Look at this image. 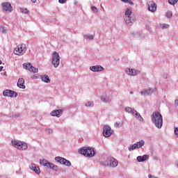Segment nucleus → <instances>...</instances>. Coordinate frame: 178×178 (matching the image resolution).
Instances as JSON below:
<instances>
[{
	"label": "nucleus",
	"mask_w": 178,
	"mask_h": 178,
	"mask_svg": "<svg viewBox=\"0 0 178 178\" xmlns=\"http://www.w3.org/2000/svg\"><path fill=\"white\" fill-rule=\"evenodd\" d=\"M102 166H108L109 168H116L119 165V162L113 157H108L105 161H100Z\"/></svg>",
	"instance_id": "20e7f679"
},
{
	"label": "nucleus",
	"mask_w": 178,
	"mask_h": 178,
	"mask_svg": "<svg viewBox=\"0 0 178 178\" xmlns=\"http://www.w3.org/2000/svg\"><path fill=\"white\" fill-rule=\"evenodd\" d=\"M100 101L104 102V104H111L112 102V99L111 98V92H105L100 97Z\"/></svg>",
	"instance_id": "6e6552de"
},
{
	"label": "nucleus",
	"mask_w": 178,
	"mask_h": 178,
	"mask_svg": "<svg viewBox=\"0 0 178 178\" xmlns=\"http://www.w3.org/2000/svg\"><path fill=\"white\" fill-rule=\"evenodd\" d=\"M124 19L127 26H132L133 23L136 22V16H134V15H132L131 8H127L125 10Z\"/></svg>",
	"instance_id": "f03ea898"
},
{
	"label": "nucleus",
	"mask_w": 178,
	"mask_h": 178,
	"mask_svg": "<svg viewBox=\"0 0 178 178\" xmlns=\"http://www.w3.org/2000/svg\"><path fill=\"white\" fill-rule=\"evenodd\" d=\"M146 28L147 30H149V31H152V29L149 28V26H147Z\"/></svg>",
	"instance_id": "37998d69"
},
{
	"label": "nucleus",
	"mask_w": 178,
	"mask_h": 178,
	"mask_svg": "<svg viewBox=\"0 0 178 178\" xmlns=\"http://www.w3.org/2000/svg\"><path fill=\"white\" fill-rule=\"evenodd\" d=\"M29 72H32V73H38V68H35L32 65Z\"/></svg>",
	"instance_id": "cd10ccee"
},
{
	"label": "nucleus",
	"mask_w": 178,
	"mask_h": 178,
	"mask_svg": "<svg viewBox=\"0 0 178 178\" xmlns=\"http://www.w3.org/2000/svg\"><path fill=\"white\" fill-rule=\"evenodd\" d=\"M63 113V110L62 109H58V110H54L51 112L50 115L51 116H56L57 118H60V115Z\"/></svg>",
	"instance_id": "6ab92c4d"
},
{
	"label": "nucleus",
	"mask_w": 178,
	"mask_h": 178,
	"mask_svg": "<svg viewBox=\"0 0 178 178\" xmlns=\"http://www.w3.org/2000/svg\"><path fill=\"white\" fill-rule=\"evenodd\" d=\"M33 65H31V63H24L23 64V67H24V69H26V70H31V66H32Z\"/></svg>",
	"instance_id": "b1692460"
},
{
	"label": "nucleus",
	"mask_w": 178,
	"mask_h": 178,
	"mask_svg": "<svg viewBox=\"0 0 178 178\" xmlns=\"http://www.w3.org/2000/svg\"><path fill=\"white\" fill-rule=\"evenodd\" d=\"M53 170H55V172H58L59 170V167H58V165L54 164V166L53 168Z\"/></svg>",
	"instance_id": "ea45409f"
},
{
	"label": "nucleus",
	"mask_w": 178,
	"mask_h": 178,
	"mask_svg": "<svg viewBox=\"0 0 178 178\" xmlns=\"http://www.w3.org/2000/svg\"><path fill=\"white\" fill-rule=\"evenodd\" d=\"M55 161L60 163V165H64L65 166H72V163L63 157L56 156L55 157Z\"/></svg>",
	"instance_id": "9d476101"
},
{
	"label": "nucleus",
	"mask_w": 178,
	"mask_h": 178,
	"mask_svg": "<svg viewBox=\"0 0 178 178\" xmlns=\"http://www.w3.org/2000/svg\"><path fill=\"white\" fill-rule=\"evenodd\" d=\"M151 120L156 129H162V126H163V118L161 113L158 111L154 112L151 115Z\"/></svg>",
	"instance_id": "f257e3e1"
},
{
	"label": "nucleus",
	"mask_w": 178,
	"mask_h": 178,
	"mask_svg": "<svg viewBox=\"0 0 178 178\" xmlns=\"http://www.w3.org/2000/svg\"><path fill=\"white\" fill-rule=\"evenodd\" d=\"M148 5V10L149 12H152V13H154V12H156V3H155V2L154 1H149L147 3Z\"/></svg>",
	"instance_id": "f3484780"
},
{
	"label": "nucleus",
	"mask_w": 178,
	"mask_h": 178,
	"mask_svg": "<svg viewBox=\"0 0 178 178\" xmlns=\"http://www.w3.org/2000/svg\"><path fill=\"white\" fill-rule=\"evenodd\" d=\"M0 32L3 33H6V31L5 30V27L0 26Z\"/></svg>",
	"instance_id": "4c0bfd02"
},
{
	"label": "nucleus",
	"mask_w": 178,
	"mask_h": 178,
	"mask_svg": "<svg viewBox=\"0 0 178 178\" xmlns=\"http://www.w3.org/2000/svg\"><path fill=\"white\" fill-rule=\"evenodd\" d=\"M145 145V141L144 140H141L138 142L135 143V146L136 147V149H139V148H142Z\"/></svg>",
	"instance_id": "4be33fe9"
},
{
	"label": "nucleus",
	"mask_w": 178,
	"mask_h": 178,
	"mask_svg": "<svg viewBox=\"0 0 178 178\" xmlns=\"http://www.w3.org/2000/svg\"><path fill=\"white\" fill-rule=\"evenodd\" d=\"M172 15L173 13H172V11H168L166 13V17H168V19H170V17H172Z\"/></svg>",
	"instance_id": "c756f323"
},
{
	"label": "nucleus",
	"mask_w": 178,
	"mask_h": 178,
	"mask_svg": "<svg viewBox=\"0 0 178 178\" xmlns=\"http://www.w3.org/2000/svg\"><path fill=\"white\" fill-rule=\"evenodd\" d=\"M154 91L155 89L149 88L140 91V95H143V97H146V95H152V94H154Z\"/></svg>",
	"instance_id": "2eb2a0df"
},
{
	"label": "nucleus",
	"mask_w": 178,
	"mask_h": 178,
	"mask_svg": "<svg viewBox=\"0 0 178 178\" xmlns=\"http://www.w3.org/2000/svg\"><path fill=\"white\" fill-rule=\"evenodd\" d=\"M138 162H144L145 161H148V159H149V156L147 154H144L143 156H138L136 158Z\"/></svg>",
	"instance_id": "aec40b11"
},
{
	"label": "nucleus",
	"mask_w": 178,
	"mask_h": 178,
	"mask_svg": "<svg viewBox=\"0 0 178 178\" xmlns=\"http://www.w3.org/2000/svg\"><path fill=\"white\" fill-rule=\"evenodd\" d=\"M175 106H178V99L175 100Z\"/></svg>",
	"instance_id": "79ce46f5"
},
{
	"label": "nucleus",
	"mask_w": 178,
	"mask_h": 178,
	"mask_svg": "<svg viewBox=\"0 0 178 178\" xmlns=\"http://www.w3.org/2000/svg\"><path fill=\"white\" fill-rule=\"evenodd\" d=\"M92 11L94 12V13H98V8L97 7L92 6L91 7Z\"/></svg>",
	"instance_id": "f704fd0d"
},
{
	"label": "nucleus",
	"mask_w": 178,
	"mask_h": 178,
	"mask_svg": "<svg viewBox=\"0 0 178 178\" xmlns=\"http://www.w3.org/2000/svg\"><path fill=\"white\" fill-rule=\"evenodd\" d=\"M54 166H55V164H54L52 163H48L47 168H49V169H52V170H53Z\"/></svg>",
	"instance_id": "72a5a7b5"
},
{
	"label": "nucleus",
	"mask_w": 178,
	"mask_h": 178,
	"mask_svg": "<svg viewBox=\"0 0 178 178\" xmlns=\"http://www.w3.org/2000/svg\"><path fill=\"white\" fill-rule=\"evenodd\" d=\"M17 85V87H19V88H22V90H24V88H26V86H24V79L19 78L18 79V82Z\"/></svg>",
	"instance_id": "412c9836"
},
{
	"label": "nucleus",
	"mask_w": 178,
	"mask_h": 178,
	"mask_svg": "<svg viewBox=\"0 0 178 178\" xmlns=\"http://www.w3.org/2000/svg\"><path fill=\"white\" fill-rule=\"evenodd\" d=\"M15 118H19V115H15Z\"/></svg>",
	"instance_id": "3c124183"
},
{
	"label": "nucleus",
	"mask_w": 178,
	"mask_h": 178,
	"mask_svg": "<svg viewBox=\"0 0 178 178\" xmlns=\"http://www.w3.org/2000/svg\"><path fill=\"white\" fill-rule=\"evenodd\" d=\"M160 27H161V29H162L163 30L164 29H168V27H169V24H163L160 25Z\"/></svg>",
	"instance_id": "473e14b6"
},
{
	"label": "nucleus",
	"mask_w": 178,
	"mask_h": 178,
	"mask_svg": "<svg viewBox=\"0 0 178 178\" xmlns=\"http://www.w3.org/2000/svg\"><path fill=\"white\" fill-rule=\"evenodd\" d=\"M134 149H137V147H136L135 143L128 147V151H129V152H131V151H134Z\"/></svg>",
	"instance_id": "bb28decb"
},
{
	"label": "nucleus",
	"mask_w": 178,
	"mask_h": 178,
	"mask_svg": "<svg viewBox=\"0 0 178 178\" xmlns=\"http://www.w3.org/2000/svg\"><path fill=\"white\" fill-rule=\"evenodd\" d=\"M59 3H65L66 0H58Z\"/></svg>",
	"instance_id": "a19ab883"
},
{
	"label": "nucleus",
	"mask_w": 178,
	"mask_h": 178,
	"mask_svg": "<svg viewBox=\"0 0 178 178\" xmlns=\"http://www.w3.org/2000/svg\"><path fill=\"white\" fill-rule=\"evenodd\" d=\"M49 162L47 160V159H43V160H40V163L42 165V166H46V168L48 166V163Z\"/></svg>",
	"instance_id": "393cba45"
},
{
	"label": "nucleus",
	"mask_w": 178,
	"mask_h": 178,
	"mask_svg": "<svg viewBox=\"0 0 178 178\" xmlns=\"http://www.w3.org/2000/svg\"><path fill=\"white\" fill-rule=\"evenodd\" d=\"M19 12H21V13H30V11H29L27 8H19Z\"/></svg>",
	"instance_id": "c85d7f7f"
},
{
	"label": "nucleus",
	"mask_w": 178,
	"mask_h": 178,
	"mask_svg": "<svg viewBox=\"0 0 178 178\" xmlns=\"http://www.w3.org/2000/svg\"><path fill=\"white\" fill-rule=\"evenodd\" d=\"M78 152L81 155H84V156H87L88 158H92L95 155V150L92 147H81L79 149Z\"/></svg>",
	"instance_id": "7ed1b4c3"
},
{
	"label": "nucleus",
	"mask_w": 178,
	"mask_h": 178,
	"mask_svg": "<svg viewBox=\"0 0 178 178\" xmlns=\"http://www.w3.org/2000/svg\"><path fill=\"white\" fill-rule=\"evenodd\" d=\"M3 97H10V98L15 97L16 98L17 97V92L10 90H6L3 92Z\"/></svg>",
	"instance_id": "ddd939ff"
},
{
	"label": "nucleus",
	"mask_w": 178,
	"mask_h": 178,
	"mask_svg": "<svg viewBox=\"0 0 178 178\" xmlns=\"http://www.w3.org/2000/svg\"><path fill=\"white\" fill-rule=\"evenodd\" d=\"M15 55H24L26 54V44H19L14 50Z\"/></svg>",
	"instance_id": "1a4fd4ad"
},
{
	"label": "nucleus",
	"mask_w": 178,
	"mask_h": 178,
	"mask_svg": "<svg viewBox=\"0 0 178 178\" xmlns=\"http://www.w3.org/2000/svg\"><path fill=\"white\" fill-rule=\"evenodd\" d=\"M2 70H3V66L0 67V72H2Z\"/></svg>",
	"instance_id": "a18cd8bd"
},
{
	"label": "nucleus",
	"mask_w": 178,
	"mask_h": 178,
	"mask_svg": "<svg viewBox=\"0 0 178 178\" xmlns=\"http://www.w3.org/2000/svg\"><path fill=\"white\" fill-rule=\"evenodd\" d=\"M30 170H33L36 175H40L41 171L40 170V167L37 166L35 164H31L29 165Z\"/></svg>",
	"instance_id": "a211bd4d"
},
{
	"label": "nucleus",
	"mask_w": 178,
	"mask_h": 178,
	"mask_svg": "<svg viewBox=\"0 0 178 178\" xmlns=\"http://www.w3.org/2000/svg\"><path fill=\"white\" fill-rule=\"evenodd\" d=\"M125 73H127L128 76H137V74H140V72L138 70L130 68H126Z\"/></svg>",
	"instance_id": "dca6fc26"
},
{
	"label": "nucleus",
	"mask_w": 178,
	"mask_h": 178,
	"mask_svg": "<svg viewBox=\"0 0 178 178\" xmlns=\"http://www.w3.org/2000/svg\"><path fill=\"white\" fill-rule=\"evenodd\" d=\"M40 79L42 81H44V83H51V80L49 79V76H48V75H42Z\"/></svg>",
	"instance_id": "5701e85b"
},
{
	"label": "nucleus",
	"mask_w": 178,
	"mask_h": 178,
	"mask_svg": "<svg viewBox=\"0 0 178 178\" xmlns=\"http://www.w3.org/2000/svg\"><path fill=\"white\" fill-rule=\"evenodd\" d=\"M0 65H2V60H0Z\"/></svg>",
	"instance_id": "603ef678"
},
{
	"label": "nucleus",
	"mask_w": 178,
	"mask_h": 178,
	"mask_svg": "<svg viewBox=\"0 0 178 178\" xmlns=\"http://www.w3.org/2000/svg\"><path fill=\"white\" fill-rule=\"evenodd\" d=\"M60 172H66V170H65V169H60Z\"/></svg>",
	"instance_id": "49530a36"
},
{
	"label": "nucleus",
	"mask_w": 178,
	"mask_h": 178,
	"mask_svg": "<svg viewBox=\"0 0 178 178\" xmlns=\"http://www.w3.org/2000/svg\"><path fill=\"white\" fill-rule=\"evenodd\" d=\"M113 134V130L109 127V125H104L103 127V136L108 138Z\"/></svg>",
	"instance_id": "9b49d317"
},
{
	"label": "nucleus",
	"mask_w": 178,
	"mask_h": 178,
	"mask_svg": "<svg viewBox=\"0 0 178 178\" xmlns=\"http://www.w3.org/2000/svg\"><path fill=\"white\" fill-rule=\"evenodd\" d=\"M168 3H170V5H176L177 0H168Z\"/></svg>",
	"instance_id": "7c9ffc66"
},
{
	"label": "nucleus",
	"mask_w": 178,
	"mask_h": 178,
	"mask_svg": "<svg viewBox=\"0 0 178 178\" xmlns=\"http://www.w3.org/2000/svg\"><path fill=\"white\" fill-rule=\"evenodd\" d=\"M90 72H94L95 73H99V72H104L105 68L102 65H92L89 67Z\"/></svg>",
	"instance_id": "f8f14e48"
},
{
	"label": "nucleus",
	"mask_w": 178,
	"mask_h": 178,
	"mask_svg": "<svg viewBox=\"0 0 178 178\" xmlns=\"http://www.w3.org/2000/svg\"><path fill=\"white\" fill-rule=\"evenodd\" d=\"M84 38L86 39L87 41H90V40H94V35L87 34L84 35Z\"/></svg>",
	"instance_id": "a878e982"
},
{
	"label": "nucleus",
	"mask_w": 178,
	"mask_h": 178,
	"mask_svg": "<svg viewBox=\"0 0 178 178\" xmlns=\"http://www.w3.org/2000/svg\"><path fill=\"white\" fill-rule=\"evenodd\" d=\"M154 159L155 161H158V156H154Z\"/></svg>",
	"instance_id": "09e8293b"
},
{
	"label": "nucleus",
	"mask_w": 178,
	"mask_h": 178,
	"mask_svg": "<svg viewBox=\"0 0 178 178\" xmlns=\"http://www.w3.org/2000/svg\"><path fill=\"white\" fill-rule=\"evenodd\" d=\"M122 2H124L125 3H129V5H134V3L131 1V0H121Z\"/></svg>",
	"instance_id": "2f4dec72"
},
{
	"label": "nucleus",
	"mask_w": 178,
	"mask_h": 178,
	"mask_svg": "<svg viewBox=\"0 0 178 178\" xmlns=\"http://www.w3.org/2000/svg\"><path fill=\"white\" fill-rule=\"evenodd\" d=\"M130 94H131V95H133V94H134V92L131 91V92H130Z\"/></svg>",
	"instance_id": "8fccbe9b"
},
{
	"label": "nucleus",
	"mask_w": 178,
	"mask_h": 178,
	"mask_svg": "<svg viewBox=\"0 0 178 178\" xmlns=\"http://www.w3.org/2000/svg\"><path fill=\"white\" fill-rule=\"evenodd\" d=\"M31 2H33V3H35L37 2V0H31Z\"/></svg>",
	"instance_id": "de8ad7c7"
},
{
	"label": "nucleus",
	"mask_w": 178,
	"mask_h": 178,
	"mask_svg": "<svg viewBox=\"0 0 178 178\" xmlns=\"http://www.w3.org/2000/svg\"><path fill=\"white\" fill-rule=\"evenodd\" d=\"M114 126H115V127H119V123L115 122V123L114 124Z\"/></svg>",
	"instance_id": "c03bdc74"
},
{
	"label": "nucleus",
	"mask_w": 178,
	"mask_h": 178,
	"mask_svg": "<svg viewBox=\"0 0 178 178\" xmlns=\"http://www.w3.org/2000/svg\"><path fill=\"white\" fill-rule=\"evenodd\" d=\"M11 144L15 147V148H17V149H19L20 151H24L29 148L27 143L20 140H12Z\"/></svg>",
	"instance_id": "39448f33"
},
{
	"label": "nucleus",
	"mask_w": 178,
	"mask_h": 178,
	"mask_svg": "<svg viewBox=\"0 0 178 178\" xmlns=\"http://www.w3.org/2000/svg\"><path fill=\"white\" fill-rule=\"evenodd\" d=\"M175 131V137L177 138H178V127L175 128V131Z\"/></svg>",
	"instance_id": "58836bf2"
},
{
	"label": "nucleus",
	"mask_w": 178,
	"mask_h": 178,
	"mask_svg": "<svg viewBox=\"0 0 178 178\" xmlns=\"http://www.w3.org/2000/svg\"><path fill=\"white\" fill-rule=\"evenodd\" d=\"M51 56V65H53L55 68L59 67V65H60V56H59V53L54 51Z\"/></svg>",
	"instance_id": "423d86ee"
},
{
	"label": "nucleus",
	"mask_w": 178,
	"mask_h": 178,
	"mask_svg": "<svg viewBox=\"0 0 178 178\" xmlns=\"http://www.w3.org/2000/svg\"><path fill=\"white\" fill-rule=\"evenodd\" d=\"M1 6L3 8V10H5L6 12H12V10H13L12 4L9 2L2 3Z\"/></svg>",
	"instance_id": "4468645a"
},
{
	"label": "nucleus",
	"mask_w": 178,
	"mask_h": 178,
	"mask_svg": "<svg viewBox=\"0 0 178 178\" xmlns=\"http://www.w3.org/2000/svg\"><path fill=\"white\" fill-rule=\"evenodd\" d=\"M124 111L127 113H131L132 115L134 116V118H136V119H138V120H139L140 122H143V117L141 116L140 113L137 112L136 109L131 108V107L127 106L124 108Z\"/></svg>",
	"instance_id": "0eeeda50"
},
{
	"label": "nucleus",
	"mask_w": 178,
	"mask_h": 178,
	"mask_svg": "<svg viewBox=\"0 0 178 178\" xmlns=\"http://www.w3.org/2000/svg\"><path fill=\"white\" fill-rule=\"evenodd\" d=\"M46 133L47 134H52V133H54V131L49 128H47Z\"/></svg>",
	"instance_id": "e433bc0d"
},
{
	"label": "nucleus",
	"mask_w": 178,
	"mask_h": 178,
	"mask_svg": "<svg viewBox=\"0 0 178 178\" xmlns=\"http://www.w3.org/2000/svg\"><path fill=\"white\" fill-rule=\"evenodd\" d=\"M86 106H94V102H88L86 104Z\"/></svg>",
	"instance_id": "c9c22d12"
}]
</instances>
